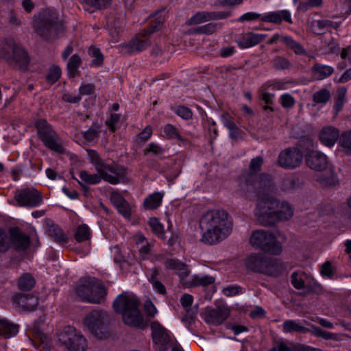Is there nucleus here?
Masks as SVG:
<instances>
[{
	"label": "nucleus",
	"instance_id": "nucleus-1",
	"mask_svg": "<svg viewBox=\"0 0 351 351\" xmlns=\"http://www.w3.org/2000/svg\"><path fill=\"white\" fill-rule=\"evenodd\" d=\"M199 226L203 231L201 241L213 245L223 241L231 233L232 220L225 210H211L203 215Z\"/></svg>",
	"mask_w": 351,
	"mask_h": 351
},
{
	"label": "nucleus",
	"instance_id": "nucleus-42",
	"mask_svg": "<svg viewBox=\"0 0 351 351\" xmlns=\"http://www.w3.org/2000/svg\"><path fill=\"white\" fill-rule=\"evenodd\" d=\"M34 278L29 274H23L18 280V286L21 290L27 291L35 285Z\"/></svg>",
	"mask_w": 351,
	"mask_h": 351
},
{
	"label": "nucleus",
	"instance_id": "nucleus-64",
	"mask_svg": "<svg viewBox=\"0 0 351 351\" xmlns=\"http://www.w3.org/2000/svg\"><path fill=\"white\" fill-rule=\"evenodd\" d=\"M120 116L118 114H112L106 123L110 130L114 131L119 125Z\"/></svg>",
	"mask_w": 351,
	"mask_h": 351
},
{
	"label": "nucleus",
	"instance_id": "nucleus-41",
	"mask_svg": "<svg viewBox=\"0 0 351 351\" xmlns=\"http://www.w3.org/2000/svg\"><path fill=\"white\" fill-rule=\"evenodd\" d=\"M148 224L154 234L160 239H165L164 227L156 217H151L149 219Z\"/></svg>",
	"mask_w": 351,
	"mask_h": 351
},
{
	"label": "nucleus",
	"instance_id": "nucleus-22",
	"mask_svg": "<svg viewBox=\"0 0 351 351\" xmlns=\"http://www.w3.org/2000/svg\"><path fill=\"white\" fill-rule=\"evenodd\" d=\"M267 258L261 254H252L245 258V265L252 271L264 274Z\"/></svg>",
	"mask_w": 351,
	"mask_h": 351
},
{
	"label": "nucleus",
	"instance_id": "nucleus-55",
	"mask_svg": "<svg viewBox=\"0 0 351 351\" xmlns=\"http://www.w3.org/2000/svg\"><path fill=\"white\" fill-rule=\"evenodd\" d=\"M50 237L56 242L60 243H66L67 237L63 230L58 227L49 230Z\"/></svg>",
	"mask_w": 351,
	"mask_h": 351
},
{
	"label": "nucleus",
	"instance_id": "nucleus-61",
	"mask_svg": "<svg viewBox=\"0 0 351 351\" xmlns=\"http://www.w3.org/2000/svg\"><path fill=\"white\" fill-rule=\"evenodd\" d=\"M112 0H83V2L96 9L106 8L110 4Z\"/></svg>",
	"mask_w": 351,
	"mask_h": 351
},
{
	"label": "nucleus",
	"instance_id": "nucleus-38",
	"mask_svg": "<svg viewBox=\"0 0 351 351\" xmlns=\"http://www.w3.org/2000/svg\"><path fill=\"white\" fill-rule=\"evenodd\" d=\"M215 278L210 276H199L198 275H195L193 276L191 280L189 281V284L190 286L197 287V286H207L209 285H212L215 282Z\"/></svg>",
	"mask_w": 351,
	"mask_h": 351
},
{
	"label": "nucleus",
	"instance_id": "nucleus-59",
	"mask_svg": "<svg viewBox=\"0 0 351 351\" xmlns=\"http://www.w3.org/2000/svg\"><path fill=\"white\" fill-rule=\"evenodd\" d=\"M174 112L181 118L188 120L193 117V112L190 108L184 106H178L174 108Z\"/></svg>",
	"mask_w": 351,
	"mask_h": 351
},
{
	"label": "nucleus",
	"instance_id": "nucleus-18",
	"mask_svg": "<svg viewBox=\"0 0 351 351\" xmlns=\"http://www.w3.org/2000/svg\"><path fill=\"white\" fill-rule=\"evenodd\" d=\"M306 165L315 171H324L328 167L326 156L318 151L309 152L306 156Z\"/></svg>",
	"mask_w": 351,
	"mask_h": 351
},
{
	"label": "nucleus",
	"instance_id": "nucleus-27",
	"mask_svg": "<svg viewBox=\"0 0 351 351\" xmlns=\"http://www.w3.org/2000/svg\"><path fill=\"white\" fill-rule=\"evenodd\" d=\"M13 300L19 307L27 311H32L38 305V299L34 295L18 294Z\"/></svg>",
	"mask_w": 351,
	"mask_h": 351
},
{
	"label": "nucleus",
	"instance_id": "nucleus-7",
	"mask_svg": "<svg viewBox=\"0 0 351 351\" xmlns=\"http://www.w3.org/2000/svg\"><path fill=\"white\" fill-rule=\"evenodd\" d=\"M108 317L106 312L94 310L85 315L83 323L86 329L95 337L99 339H105L108 335Z\"/></svg>",
	"mask_w": 351,
	"mask_h": 351
},
{
	"label": "nucleus",
	"instance_id": "nucleus-49",
	"mask_svg": "<svg viewBox=\"0 0 351 351\" xmlns=\"http://www.w3.org/2000/svg\"><path fill=\"white\" fill-rule=\"evenodd\" d=\"M193 301V296L187 293L184 294L180 298V303L182 307L186 310L188 316H189L191 319L195 316V313L191 310Z\"/></svg>",
	"mask_w": 351,
	"mask_h": 351
},
{
	"label": "nucleus",
	"instance_id": "nucleus-12",
	"mask_svg": "<svg viewBox=\"0 0 351 351\" xmlns=\"http://www.w3.org/2000/svg\"><path fill=\"white\" fill-rule=\"evenodd\" d=\"M10 242L17 250H24L29 245V238L21 232L18 228H12L10 230L8 239L5 232L0 228V252L6 251Z\"/></svg>",
	"mask_w": 351,
	"mask_h": 351
},
{
	"label": "nucleus",
	"instance_id": "nucleus-37",
	"mask_svg": "<svg viewBox=\"0 0 351 351\" xmlns=\"http://www.w3.org/2000/svg\"><path fill=\"white\" fill-rule=\"evenodd\" d=\"M162 197L163 195L162 193H155L145 199L143 205L147 209H155L160 205Z\"/></svg>",
	"mask_w": 351,
	"mask_h": 351
},
{
	"label": "nucleus",
	"instance_id": "nucleus-53",
	"mask_svg": "<svg viewBox=\"0 0 351 351\" xmlns=\"http://www.w3.org/2000/svg\"><path fill=\"white\" fill-rule=\"evenodd\" d=\"M153 247L154 244L150 241H147V244L143 243L140 245L139 247H136L138 251L139 258L141 260L147 259L152 254Z\"/></svg>",
	"mask_w": 351,
	"mask_h": 351
},
{
	"label": "nucleus",
	"instance_id": "nucleus-26",
	"mask_svg": "<svg viewBox=\"0 0 351 351\" xmlns=\"http://www.w3.org/2000/svg\"><path fill=\"white\" fill-rule=\"evenodd\" d=\"M339 137V130L332 126L324 128L319 134L321 142L328 147L332 146Z\"/></svg>",
	"mask_w": 351,
	"mask_h": 351
},
{
	"label": "nucleus",
	"instance_id": "nucleus-48",
	"mask_svg": "<svg viewBox=\"0 0 351 351\" xmlns=\"http://www.w3.org/2000/svg\"><path fill=\"white\" fill-rule=\"evenodd\" d=\"M80 64L81 58L77 55L72 56L67 64L68 73L70 77H73L76 75Z\"/></svg>",
	"mask_w": 351,
	"mask_h": 351
},
{
	"label": "nucleus",
	"instance_id": "nucleus-36",
	"mask_svg": "<svg viewBox=\"0 0 351 351\" xmlns=\"http://www.w3.org/2000/svg\"><path fill=\"white\" fill-rule=\"evenodd\" d=\"M222 121L226 128L230 131V136L232 139H238L241 137L239 129L234 122L232 117L228 114L222 116Z\"/></svg>",
	"mask_w": 351,
	"mask_h": 351
},
{
	"label": "nucleus",
	"instance_id": "nucleus-4",
	"mask_svg": "<svg viewBox=\"0 0 351 351\" xmlns=\"http://www.w3.org/2000/svg\"><path fill=\"white\" fill-rule=\"evenodd\" d=\"M76 293L82 300L97 304L104 300L106 292L99 280L95 278L85 277L81 278L77 283Z\"/></svg>",
	"mask_w": 351,
	"mask_h": 351
},
{
	"label": "nucleus",
	"instance_id": "nucleus-29",
	"mask_svg": "<svg viewBox=\"0 0 351 351\" xmlns=\"http://www.w3.org/2000/svg\"><path fill=\"white\" fill-rule=\"evenodd\" d=\"M111 200L117 208L118 211L125 218L130 219L131 217V208L130 204L123 197L117 193L112 194Z\"/></svg>",
	"mask_w": 351,
	"mask_h": 351
},
{
	"label": "nucleus",
	"instance_id": "nucleus-58",
	"mask_svg": "<svg viewBox=\"0 0 351 351\" xmlns=\"http://www.w3.org/2000/svg\"><path fill=\"white\" fill-rule=\"evenodd\" d=\"M143 310L147 319H152L157 314V309L150 299L147 298L143 304Z\"/></svg>",
	"mask_w": 351,
	"mask_h": 351
},
{
	"label": "nucleus",
	"instance_id": "nucleus-51",
	"mask_svg": "<svg viewBox=\"0 0 351 351\" xmlns=\"http://www.w3.org/2000/svg\"><path fill=\"white\" fill-rule=\"evenodd\" d=\"M163 132L167 138L169 139H177L181 141L184 138L180 135L178 129L171 124H167L163 128Z\"/></svg>",
	"mask_w": 351,
	"mask_h": 351
},
{
	"label": "nucleus",
	"instance_id": "nucleus-35",
	"mask_svg": "<svg viewBox=\"0 0 351 351\" xmlns=\"http://www.w3.org/2000/svg\"><path fill=\"white\" fill-rule=\"evenodd\" d=\"M79 176L81 181H78V182L81 186H83L82 182L89 185L96 184L99 183L101 179H103V176L99 173L91 174L86 171H81L79 173Z\"/></svg>",
	"mask_w": 351,
	"mask_h": 351
},
{
	"label": "nucleus",
	"instance_id": "nucleus-8",
	"mask_svg": "<svg viewBox=\"0 0 351 351\" xmlns=\"http://www.w3.org/2000/svg\"><path fill=\"white\" fill-rule=\"evenodd\" d=\"M250 243L269 254L278 255L282 252V247L273 234L263 230L254 231L250 236Z\"/></svg>",
	"mask_w": 351,
	"mask_h": 351
},
{
	"label": "nucleus",
	"instance_id": "nucleus-24",
	"mask_svg": "<svg viewBox=\"0 0 351 351\" xmlns=\"http://www.w3.org/2000/svg\"><path fill=\"white\" fill-rule=\"evenodd\" d=\"M165 266L167 269H171L182 279L186 278L190 274L188 265L176 258H167L165 261Z\"/></svg>",
	"mask_w": 351,
	"mask_h": 351
},
{
	"label": "nucleus",
	"instance_id": "nucleus-33",
	"mask_svg": "<svg viewBox=\"0 0 351 351\" xmlns=\"http://www.w3.org/2000/svg\"><path fill=\"white\" fill-rule=\"evenodd\" d=\"M282 326V330L287 333L293 332L306 333L309 332L310 329L302 326L300 323L297 322L296 321L291 319L286 320L285 322H284Z\"/></svg>",
	"mask_w": 351,
	"mask_h": 351
},
{
	"label": "nucleus",
	"instance_id": "nucleus-45",
	"mask_svg": "<svg viewBox=\"0 0 351 351\" xmlns=\"http://www.w3.org/2000/svg\"><path fill=\"white\" fill-rule=\"evenodd\" d=\"M271 64L273 67L276 70H286L291 67L290 61L287 58L280 56H276L271 60Z\"/></svg>",
	"mask_w": 351,
	"mask_h": 351
},
{
	"label": "nucleus",
	"instance_id": "nucleus-32",
	"mask_svg": "<svg viewBox=\"0 0 351 351\" xmlns=\"http://www.w3.org/2000/svg\"><path fill=\"white\" fill-rule=\"evenodd\" d=\"M347 89L345 87H339L337 90V95L335 97V103L333 106L334 116L337 117V114L341 110L346 103Z\"/></svg>",
	"mask_w": 351,
	"mask_h": 351
},
{
	"label": "nucleus",
	"instance_id": "nucleus-19",
	"mask_svg": "<svg viewBox=\"0 0 351 351\" xmlns=\"http://www.w3.org/2000/svg\"><path fill=\"white\" fill-rule=\"evenodd\" d=\"M276 203L278 205L274 208L276 214L272 217V225L280 221H287L293 215V208L288 202L276 197Z\"/></svg>",
	"mask_w": 351,
	"mask_h": 351
},
{
	"label": "nucleus",
	"instance_id": "nucleus-21",
	"mask_svg": "<svg viewBox=\"0 0 351 351\" xmlns=\"http://www.w3.org/2000/svg\"><path fill=\"white\" fill-rule=\"evenodd\" d=\"M266 37V34L248 32L241 34V36L236 40V43L240 48L247 49L261 43Z\"/></svg>",
	"mask_w": 351,
	"mask_h": 351
},
{
	"label": "nucleus",
	"instance_id": "nucleus-44",
	"mask_svg": "<svg viewBox=\"0 0 351 351\" xmlns=\"http://www.w3.org/2000/svg\"><path fill=\"white\" fill-rule=\"evenodd\" d=\"M90 237V231L89 228L85 225L82 224L76 228L75 232V239L78 242L87 241Z\"/></svg>",
	"mask_w": 351,
	"mask_h": 351
},
{
	"label": "nucleus",
	"instance_id": "nucleus-20",
	"mask_svg": "<svg viewBox=\"0 0 351 351\" xmlns=\"http://www.w3.org/2000/svg\"><path fill=\"white\" fill-rule=\"evenodd\" d=\"M150 328L154 343L166 346L170 342L171 337L168 331L158 322L154 321L151 322Z\"/></svg>",
	"mask_w": 351,
	"mask_h": 351
},
{
	"label": "nucleus",
	"instance_id": "nucleus-31",
	"mask_svg": "<svg viewBox=\"0 0 351 351\" xmlns=\"http://www.w3.org/2000/svg\"><path fill=\"white\" fill-rule=\"evenodd\" d=\"M281 41L287 48L293 51L296 55H306V51L304 49L302 45L292 38L291 36H282Z\"/></svg>",
	"mask_w": 351,
	"mask_h": 351
},
{
	"label": "nucleus",
	"instance_id": "nucleus-10",
	"mask_svg": "<svg viewBox=\"0 0 351 351\" xmlns=\"http://www.w3.org/2000/svg\"><path fill=\"white\" fill-rule=\"evenodd\" d=\"M58 340L68 351H86V339L71 326H66L64 328L58 335Z\"/></svg>",
	"mask_w": 351,
	"mask_h": 351
},
{
	"label": "nucleus",
	"instance_id": "nucleus-46",
	"mask_svg": "<svg viewBox=\"0 0 351 351\" xmlns=\"http://www.w3.org/2000/svg\"><path fill=\"white\" fill-rule=\"evenodd\" d=\"M211 20V13L209 12H199L194 14L188 21V25L202 23Z\"/></svg>",
	"mask_w": 351,
	"mask_h": 351
},
{
	"label": "nucleus",
	"instance_id": "nucleus-13",
	"mask_svg": "<svg viewBox=\"0 0 351 351\" xmlns=\"http://www.w3.org/2000/svg\"><path fill=\"white\" fill-rule=\"evenodd\" d=\"M112 308L125 325L132 326V294L130 293L123 292L119 294L112 302Z\"/></svg>",
	"mask_w": 351,
	"mask_h": 351
},
{
	"label": "nucleus",
	"instance_id": "nucleus-15",
	"mask_svg": "<svg viewBox=\"0 0 351 351\" xmlns=\"http://www.w3.org/2000/svg\"><path fill=\"white\" fill-rule=\"evenodd\" d=\"M230 315V308L222 304L215 308H206L204 313V319L208 324L219 326L226 320Z\"/></svg>",
	"mask_w": 351,
	"mask_h": 351
},
{
	"label": "nucleus",
	"instance_id": "nucleus-63",
	"mask_svg": "<svg viewBox=\"0 0 351 351\" xmlns=\"http://www.w3.org/2000/svg\"><path fill=\"white\" fill-rule=\"evenodd\" d=\"M152 134V127L148 125L146 126L144 130L137 136L136 142L137 143H143L147 141Z\"/></svg>",
	"mask_w": 351,
	"mask_h": 351
},
{
	"label": "nucleus",
	"instance_id": "nucleus-60",
	"mask_svg": "<svg viewBox=\"0 0 351 351\" xmlns=\"http://www.w3.org/2000/svg\"><path fill=\"white\" fill-rule=\"evenodd\" d=\"M61 75V70L59 66H53L50 68L49 72L47 76V81L53 84L58 80Z\"/></svg>",
	"mask_w": 351,
	"mask_h": 351
},
{
	"label": "nucleus",
	"instance_id": "nucleus-25",
	"mask_svg": "<svg viewBox=\"0 0 351 351\" xmlns=\"http://www.w3.org/2000/svg\"><path fill=\"white\" fill-rule=\"evenodd\" d=\"M139 305L138 300L133 297V328L144 330L149 326V319L145 318L138 311Z\"/></svg>",
	"mask_w": 351,
	"mask_h": 351
},
{
	"label": "nucleus",
	"instance_id": "nucleus-9",
	"mask_svg": "<svg viewBox=\"0 0 351 351\" xmlns=\"http://www.w3.org/2000/svg\"><path fill=\"white\" fill-rule=\"evenodd\" d=\"M278 204L276 197L268 195L257 199L254 214L258 223L263 226H272V217L276 216L274 208Z\"/></svg>",
	"mask_w": 351,
	"mask_h": 351
},
{
	"label": "nucleus",
	"instance_id": "nucleus-34",
	"mask_svg": "<svg viewBox=\"0 0 351 351\" xmlns=\"http://www.w3.org/2000/svg\"><path fill=\"white\" fill-rule=\"evenodd\" d=\"M317 182L322 187L326 188L336 186L338 184V179L332 171H328L325 175L318 176Z\"/></svg>",
	"mask_w": 351,
	"mask_h": 351
},
{
	"label": "nucleus",
	"instance_id": "nucleus-23",
	"mask_svg": "<svg viewBox=\"0 0 351 351\" xmlns=\"http://www.w3.org/2000/svg\"><path fill=\"white\" fill-rule=\"evenodd\" d=\"M261 21L276 24L280 23L282 21H285L290 24L293 23L291 13L287 10L268 12L261 16Z\"/></svg>",
	"mask_w": 351,
	"mask_h": 351
},
{
	"label": "nucleus",
	"instance_id": "nucleus-39",
	"mask_svg": "<svg viewBox=\"0 0 351 351\" xmlns=\"http://www.w3.org/2000/svg\"><path fill=\"white\" fill-rule=\"evenodd\" d=\"M222 26L220 23H210L205 25L197 27L194 29L193 32L195 34H212L219 29Z\"/></svg>",
	"mask_w": 351,
	"mask_h": 351
},
{
	"label": "nucleus",
	"instance_id": "nucleus-56",
	"mask_svg": "<svg viewBox=\"0 0 351 351\" xmlns=\"http://www.w3.org/2000/svg\"><path fill=\"white\" fill-rule=\"evenodd\" d=\"M291 282L296 289L304 288V274L302 272H293L291 276Z\"/></svg>",
	"mask_w": 351,
	"mask_h": 351
},
{
	"label": "nucleus",
	"instance_id": "nucleus-47",
	"mask_svg": "<svg viewBox=\"0 0 351 351\" xmlns=\"http://www.w3.org/2000/svg\"><path fill=\"white\" fill-rule=\"evenodd\" d=\"M315 26L319 29V34H324V30H330L331 28L337 29L339 27V23L330 20H318L315 22Z\"/></svg>",
	"mask_w": 351,
	"mask_h": 351
},
{
	"label": "nucleus",
	"instance_id": "nucleus-62",
	"mask_svg": "<svg viewBox=\"0 0 351 351\" xmlns=\"http://www.w3.org/2000/svg\"><path fill=\"white\" fill-rule=\"evenodd\" d=\"M145 154L147 153H152L156 156L162 155L165 152V149L160 147L158 144L151 143L148 147L144 150Z\"/></svg>",
	"mask_w": 351,
	"mask_h": 351
},
{
	"label": "nucleus",
	"instance_id": "nucleus-28",
	"mask_svg": "<svg viewBox=\"0 0 351 351\" xmlns=\"http://www.w3.org/2000/svg\"><path fill=\"white\" fill-rule=\"evenodd\" d=\"M334 68L331 66L315 62L311 67V74L315 80H323L334 73Z\"/></svg>",
	"mask_w": 351,
	"mask_h": 351
},
{
	"label": "nucleus",
	"instance_id": "nucleus-52",
	"mask_svg": "<svg viewBox=\"0 0 351 351\" xmlns=\"http://www.w3.org/2000/svg\"><path fill=\"white\" fill-rule=\"evenodd\" d=\"M3 328L2 331V336L5 338H10L16 335L19 332V326L9 323L8 321L4 320Z\"/></svg>",
	"mask_w": 351,
	"mask_h": 351
},
{
	"label": "nucleus",
	"instance_id": "nucleus-57",
	"mask_svg": "<svg viewBox=\"0 0 351 351\" xmlns=\"http://www.w3.org/2000/svg\"><path fill=\"white\" fill-rule=\"evenodd\" d=\"M263 163V158L262 156H257L250 161L249 167V173L247 174L256 175L261 169Z\"/></svg>",
	"mask_w": 351,
	"mask_h": 351
},
{
	"label": "nucleus",
	"instance_id": "nucleus-14",
	"mask_svg": "<svg viewBox=\"0 0 351 351\" xmlns=\"http://www.w3.org/2000/svg\"><path fill=\"white\" fill-rule=\"evenodd\" d=\"M36 126L40 138L48 148L58 153L64 152L59 138L45 120H38Z\"/></svg>",
	"mask_w": 351,
	"mask_h": 351
},
{
	"label": "nucleus",
	"instance_id": "nucleus-3",
	"mask_svg": "<svg viewBox=\"0 0 351 351\" xmlns=\"http://www.w3.org/2000/svg\"><path fill=\"white\" fill-rule=\"evenodd\" d=\"M90 163L95 166L98 173L103 176V180L112 184L124 182L126 170L118 165L110 166L103 162L98 153L94 150L87 151Z\"/></svg>",
	"mask_w": 351,
	"mask_h": 351
},
{
	"label": "nucleus",
	"instance_id": "nucleus-30",
	"mask_svg": "<svg viewBox=\"0 0 351 351\" xmlns=\"http://www.w3.org/2000/svg\"><path fill=\"white\" fill-rule=\"evenodd\" d=\"M285 267L282 263L276 258H267L266 268L264 274L277 276L280 274Z\"/></svg>",
	"mask_w": 351,
	"mask_h": 351
},
{
	"label": "nucleus",
	"instance_id": "nucleus-40",
	"mask_svg": "<svg viewBox=\"0 0 351 351\" xmlns=\"http://www.w3.org/2000/svg\"><path fill=\"white\" fill-rule=\"evenodd\" d=\"M309 332L324 339L339 340L337 334L324 330L317 326H312L311 328L309 329Z\"/></svg>",
	"mask_w": 351,
	"mask_h": 351
},
{
	"label": "nucleus",
	"instance_id": "nucleus-43",
	"mask_svg": "<svg viewBox=\"0 0 351 351\" xmlns=\"http://www.w3.org/2000/svg\"><path fill=\"white\" fill-rule=\"evenodd\" d=\"M331 97V93L327 88H322L313 95V101L316 104H326Z\"/></svg>",
	"mask_w": 351,
	"mask_h": 351
},
{
	"label": "nucleus",
	"instance_id": "nucleus-6",
	"mask_svg": "<svg viewBox=\"0 0 351 351\" xmlns=\"http://www.w3.org/2000/svg\"><path fill=\"white\" fill-rule=\"evenodd\" d=\"M165 8L154 12V20L151 21L147 29H143L133 38V53L141 52L150 45L149 36L160 29L165 20Z\"/></svg>",
	"mask_w": 351,
	"mask_h": 351
},
{
	"label": "nucleus",
	"instance_id": "nucleus-5",
	"mask_svg": "<svg viewBox=\"0 0 351 351\" xmlns=\"http://www.w3.org/2000/svg\"><path fill=\"white\" fill-rule=\"evenodd\" d=\"M58 14L53 9H46L34 15L33 27L44 38H50L58 34L60 27Z\"/></svg>",
	"mask_w": 351,
	"mask_h": 351
},
{
	"label": "nucleus",
	"instance_id": "nucleus-11",
	"mask_svg": "<svg viewBox=\"0 0 351 351\" xmlns=\"http://www.w3.org/2000/svg\"><path fill=\"white\" fill-rule=\"evenodd\" d=\"M0 58L12 62L14 61L21 69L26 68L29 58L25 50L17 46L10 40L3 45L0 49Z\"/></svg>",
	"mask_w": 351,
	"mask_h": 351
},
{
	"label": "nucleus",
	"instance_id": "nucleus-2",
	"mask_svg": "<svg viewBox=\"0 0 351 351\" xmlns=\"http://www.w3.org/2000/svg\"><path fill=\"white\" fill-rule=\"evenodd\" d=\"M274 189V182L271 176L261 173L259 176L246 174L241 179L237 193L247 198L252 199L269 195Z\"/></svg>",
	"mask_w": 351,
	"mask_h": 351
},
{
	"label": "nucleus",
	"instance_id": "nucleus-54",
	"mask_svg": "<svg viewBox=\"0 0 351 351\" xmlns=\"http://www.w3.org/2000/svg\"><path fill=\"white\" fill-rule=\"evenodd\" d=\"M339 143L347 154H351V131L346 132L340 136Z\"/></svg>",
	"mask_w": 351,
	"mask_h": 351
},
{
	"label": "nucleus",
	"instance_id": "nucleus-16",
	"mask_svg": "<svg viewBox=\"0 0 351 351\" xmlns=\"http://www.w3.org/2000/svg\"><path fill=\"white\" fill-rule=\"evenodd\" d=\"M302 160V153L297 148H288L278 156V165L285 169H294L298 167Z\"/></svg>",
	"mask_w": 351,
	"mask_h": 351
},
{
	"label": "nucleus",
	"instance_id": "nucleus-17",
	"mask_svg": "<svg viewBox=\"0 0 351 351\" xmlns=\"http://www.w3.org/2000/svg\"><path fill=\"white\" fill-rule=\"evenodd\" d=\"M14 198L21 206L36 207L42 202V197L38 191L30 189L17 191Z\"/></svg>",
	"mask_w": 351,
	"mask_h": 351
},
{
	"label": "nucleus",
	"instance_id": "nucleus-50",
	"mask_svg": "<svg viewBox=\"0 0 351 351\" xmlns=\"http://www.w3.org/2000/svg\"><path fill=\"white\" fill-rule=\"evenodd\" d=\"M300 182L298 178H286L282 182V189L287 192H291L299 188Z\"/></svg>",
	"mask_w": 351,
	"mask_h": 351
}]
</instances>
